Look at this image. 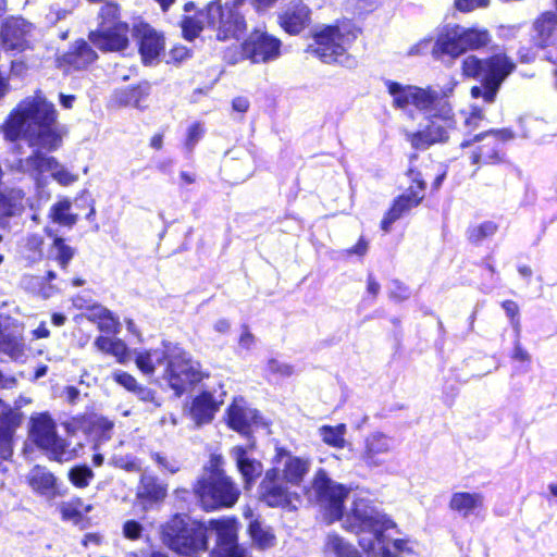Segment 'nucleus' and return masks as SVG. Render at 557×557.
I'll list each match as a JSON object with an SVG mask.
<instances>
[{"instance_id":"2","label":"nucleus","mask_w":557,"mask_h":557,"mask_svg":"<svg viewBox=\"0 0 557 557\" xmlns=\"http://www.w3.org/2000/svg\"><path fill=\"white\" fill-rule=\"evenodd\" d=\"M9 141L24 138L30 147L55 150L62 141L54 106L40 91L23 99L3 125Z\"/></svg>"},{"instance_id":"62","label":"nucleus","mask_w":557,"mask_h":557,"mask_svg":"<svg viewBox=\"0 0 557 557\" xmlns=\"http://www.w3.org/2000/svg\"><path fill=\"white\" fill-rule=\"evenodd\" d=\"M503 307L508 315L513 318L518 313V306L516 302L507 300L503 304Z\"/></svg>"},{"instance_id":"50","label":"nucleus","mask_w":557,"mask_h":557,"mask_svg":"<svg viewBox=\"0 0 557 557\" xmlns=\"http://www.w3.org/2000/svg\"><path fill=\"white\" fill-rule=\"evenodd\" d=\"M490 0H455L456 8L462 12H471L475 9L485 8Z\"/></svg>"},{"instance_id":"31","label":"nucleus","mask_w":557,"mask_h":557,"mask_svg":"<svg viewBox=\"0 0 557 557\" xmlns=\"http://www.w3.org/2000/svg\"><path fill=\"white\" fill-rule=\"evenodd\" d=\"M16 170L22 172H37L38 174L46 172H50V174H64L62 166L53 157L42 154L38 151L26 160L20 161Z\"/></svg>"},{"instance_id":"23","label":"nucleus","mask_w":557,"mask_h":557,"mask_svg":"<svg viewBox=\"0 0 557 557\" xmlns=\"http://www.w3.org/2000/svg\"><path fill=\"white\" fill-rule=\"evenodd\" d=\"M310 22V10L301 0L290 1L278 16L281 27L290 35L302 32Z\"/></svg>"},{"instance_id":"42","label":"nucleus","mask_w":557,"mask_h":557,"mask_svg":"<svg viewBox=\"0 0 557 557\" xmlns=\"http://www.w3.org/2000/svg\"><path fill=\"white\" fill-rule=\"evenodd\" d=\"M94 478L92 470L87 466H76L69 472V480L79 488L88 486Z\"/></svg>"},{"instance_id":"45","label":"nucleus","mask_w":557,"mask_h":557,"mask_svg":"<svg viewBox=\"0 0 557 557\" xmlns=\"http://www.w3.org/2000/svg\"><path fill=\"white\" fill-rule=\"evenodd\" d=\"M206 132L203 123L195 122L187 128L185 146L188 150H191L197 143L202 138Z\"/></svg>"},{"instance_id":"30","label":"nucleus","mask_w":557,"mask_h":557,"mask_svg":"<svg viewBox=\"0 0 557 557\" xmlns=\"http://www.w3.org/2000/svg\"><path fill=\"white\" fill-rule=\"evenodd\" d=\"M484 505V496L480 493L456 492L449 499L450 510L467 518L474 515Z\"/></svg>"},{"instance_id":"46","label":"nucleus","mask_w":557,"mask_h":557,"mask_svg":"<svg viewBox=\"0 0 557 557\" xmlns=\"http://www.w3.org/2000/svg\"><path fill=\"white\" fill-rule=\"evenodd\" d=\"M496 231V225L492 222H485L483 224L473 226L469 230V238L471 240H481Z\"/></svg>"},{"instance_id":"48","label":"nucleus","mask_w":557,"mask_h":557,"mask_svg":"<svg viewBox=\"0 0 557 557\" xmlns=\"http://www.w3.org/2000/svg\"><path fill=\"white\" fill-rule=\"evenodd\" d=\"M100 23H106L107 25H113L114 23H119L116 18L119 17V7L116 3H106L102 5L100 10Z\"/></svg>"},{"instance_id":"6","label":"nucleus","mask_w":557,"mask_h":557,"mask_svg":"<svg viewBox=\"0 0 557 557\" xmlns=\"http://www.w3.org/2000/svg\"><path fill=\"white\" fill-rule=\"evenodd\" d=\"M490 41L491 35L485 28L448 24L440 28L432 52L436 57L447 54L457 58L469 50L484 48Z\"/></svg>"},{"instance_id":"33","label":"nucleus","mask_w":557,"mask_h":557,"mask_svg":"<svg viewBox=\"0 0 557 557\" xmlns=\"http://www.w3.org/2000/svg\"><path fill=\"white\" fill-rule=\"evenodd\" d=\"M94 345L99 351L114 357L121 364L131 360V350L121 338L99 336L95 339Z\"/></svg>"},{"instance_id":"53","label":"nucleus","mask_w":557,"mask_h":557,"mask_svg":"<svg viewBox=\"0 0 557 557\" xmlns=\"http://www.w3.org/2000/svg\"><path fill=\"white\" fill-rule=\"evenodd\" d=\"M153 458L161 467L171 473H175L180 469L175 460H169L166 457L161 456L160 454H154Z\"/></svg>"},{"instance_id":"63","label":"nucleus","mask_w":557,"mask_h":557,"mask_svg":"<svg viewBox=\"0 0 557 557\" xmlns=\"http://www.w3.org/2000/svg\"><path fill=\"white\" fill-rule=\"evenodd\" d=\"M163 145V135L162 134H154L150 139V147L159 150L162 148Z\"/></svg>"},{"instance_id":"58","label":"nucleus","mask_w":557,"mask_h":557,"mask_svg":"<svg viewBox=\"0 0 557 557\" xmlns=\"http://www.w3.org/2000/svg\"><path fill=\"white\" fill-rule=\"evenodd\" d=\"M27 70L26 64L23 61L16 60L12 61L11 72L13 75L22 76Z\"/></svg>"},{"instance_id":"1","label":"nucleus","mask_w":557,"mask_h":557,"mask_svg":"<svg viewBox=\"0 0 557 557\" xmlns=\"http://www.w3.org/2000/svg\"><path fill=\"white\" fill-rule=\"evenodd\" d=\"M311 487L324 506L327 522L342 520L343 528L357 535L360 547L369 557H398L400 553L409 549L407 540H389L384 534L396 525L376 511L369 500L355 499L349 510L344 513L343 503L348 496V491L333 482L324 470L315 472Z\"/></svg>"},{"instance_id":"21","label":"nucleus","mask_w":557,"mask_h":557,"mask_svg":"<svg viewBox=\"0 0 557 557\" xmlns=\"http://www.w3.org/2000/svg\"><path fill=\"white\" fill-rule=\"evenodd\" d=\"M174 344L163 342L159 347L135 350V364L144 375H153L157 368L172 358Z\"/></svg>"},{"instance_id":"22","label":"nucleus","mask_w":557,"mask_h":557,"mask_svg":"<svg viewBox=\"0 0 557 557\" xmlns=\"http://www.w3.org/2000/svg\"><path fill=\"white\" fill-rule=\"evenodd\" d=\"M255 448V442H250L246 447L234 446L231 449V457L235 460L238 471L245 482V488H250L251 484L258 479L263 467L260 461L250 457V451Z\"/></svg>"},{"instance_id":"49","label":"nucleus","mask_w":557,"mask_h":557,"mask_svg":"<svg viewBox=\"0 0 557 557\" xmlns=\"http://www.w3.org/2000/svg\"><path fill=\"white\" fill-rule=\"evenodd\" d=\"M99 327L103 331L117 333L120 329V322L117 319L112 317L110 311L103 309L102 321L99 323Z\"/></svg>"},{"instance_id":"57","label":"nucleus","mask_w":557,"mask_h":557,"mask_svg":"<svg viewBox=\"0 0 557 557\" xmlns=\"http://www.w3.org/2000/svg\"><path fill=\"white\" fill-rule=\"evenodd\" d=\"M269 367H270L271 371L280 372L285 375H288L292 372L290 367H288L286 364H278V362L276 360H270Z\"/></svg>"},{"instance_id":"39","label":"nucleus","mask_w":557,"mask_h":557,"mask_svg":"<svg viewBox=\"0 0 557 557\" xmlns=\"http://www.w3.org/2000/svg\"><path fill=\"white\" fill-rule=\"evenodd\" d=\"M206 25H209L207 18V10L200 11L194 16H189L183 20V35L186 39L193 40L194 38L199 36V34L202 32Z\"/></svg>"},{"instance_id":"61","label":"nucleus","mask_w":557,"mask_h":557,"mask_svg":"<svg viewBox=\"0 0 557 557\" xmlns=\"http://www.w3.org/2000/svg\"><path fill=\"white\" fill-rule=\"evenodd\" d=\"M171 54L175 61H181L189 55V51L185 47H176L171 51Z\"/></svg>"},{"instance_id":"20","label":"nucleus","mask_w":557,"mask_h":557,"mask_svg":"<svg viewBox=\"0 0 557 557\" xmlns=\"http://www.w3.org/2000/svg\"><path fill=\"white\" fill-rule=\"evenodd\" d=\"M535 40L542 48H548V59L557 63V15L546 12L534 23ZM555 86L557 88V66L554 71Z\"/></svg>"},{"instance_id":"56","label":"nucleus","mask_w":557,"mask_h":557,"mask_svg":"<svg viewBox=\"0 0 557 557\" xmlns=\"http://www.w3.org/2000/svg\"><path fill=\"white\" fill-rule=\"evenodd\" d=\"M232 106L235 111L245 113L249 108V101L244 97H237L233 100Z\"/></svg>"},{"instance_id":"27","label":"nucleus","mask_w":557,"mask_h":557,"mask_svg":"<svg viewBox=\"0 0 557 557\" xmlns=\"http://www.w3.org/2000/svg\"><path fill=\"white\" fill-rule=\"evenodd\" d=\"M136 35L139 38V51L144 62H153L164 49L163 38L147 24L138 25Z\"/></svg>"},{"instance_id":"51","label":"nucleus","mask_w":557,"mask_h":557,"mask_svg":"<svg viewBox=\"0 0 557 557\" xmlns=\"http://www.w3.org/2000/svg\"><path fill=\"white\" fill-rule=\"evenodd\" d=\"M141 532V524L135 520H127L123 525V534L128 540H138Z\"/></svg>"},{"instance_id":"15","label":"nucleus","mask_w":557,"mask_h":557,"mask_svg":"<svg viewBox=\"0 0 557 557\" xmlns=\"http://www.w3.org/2000/svg\"><path fill=\"white\" fill-rule=\"evenodd\" d=\"M34 26L22 17L8 18L1 27L0 39L4 50L16 53L30 48Z\"/></svg>"},{"instance_id":"26","label":"nucleus","mask_w":557,"mask_h":557,"mask_svg":"<svg viewBox=\"0 0 557 557\" xmlns=\"http://www.w3.org/2000/svg\"><path fill=\"white\" fill-rule=\"evenodd\" d=\"M166 492V485L158 482V480L151 475L143 474L136 492V503L139 504L144 510H147L154 504L163 502Z\"/></svg>"},{"instance_id":"29","label":"nucleus","mask_w":557,"mask_h":557,"mask_svg":"<svg viewBox=\"0 0 557 557\" xmlns=\"http://www.w3.org/2000/svg\"><path fill=\"white\" fill-rule=\"evenodd\" d=\"M97 59V53L86 41H76L71 51L60 59V66L65 70H82L87 67Z\"/></svg>"},{"instance_id":"18","label":"nucleus","mask_w":557,"mask_h":557,"mask_svg":"<svg viewBox=\"0 0 557 557\" xmlns=\"http://www.w3.org/2000/svg\"><path fill=\"white\" fill-rule=\"evenodd\" d=\"M223 399L209 391H202L195 395L184 407V412L197 426L210 423L219 411Z\"/></svg>"},{"instance_id":"64","label":"nucleus","mask_w":557,"mask_h":557,"mask_svg":"<svg viewBox=\"0 0 557 557\" xmlns=\"http://www.w3.org/2000/svg\"><path fill=\"white\" fill-rule=\"evenodd\" d=\"M253 342V336L249 332H245L239 339V344L245 347L249 348Z\"/></svg>"},{"instance_id":"24","label":"nucleus","mask_w":557,"mask_h":557,"mask_svg":"<svg viewBox=\"0 0 557 557\" xmlns=\"http://www.w3.org/2000/svg\"><path fill=\"white\" fill-rule=\"evenodd\" d=\"M393 448L392 440L381 433L373 432L364 438L361 459L370 467H377L383 463V456L388 454Z\"/></svg>"},{"instance_id":"12","label":"nucleus","mask_w":557,"mask_h":557,"mask_svg":"<svg viewBox=\"0 0 557 557\" xmlns=\"http://www.w3.org/2000/svg\"><path fill=\"white\" fill-rule=\"evenodd\" d=\"M202 379L200 364L177 345L164 371V380L177 396Z\"/></svg>"},{"instance_id":"59","label":"nucleus","mask_w":557,"mask_h":557,"mask_svg":"<svg viewBox=\"0 0 557 557\" xmlns=\"http://www.w3.org/2000/svg\"><path fill=\"white\" fill-rule=\"evenodd\" d=\"M64 396L70 404H74L79 396V391L74 386H67L64 389Z\"/></svg>"},{"instance_id":"52","label":"nucleus","mask_w":557,"mask_h":557,"mask_svg":"<svg viewBox=\"0 0 557 557\" xmlns=\"http://www.w3.org/2000/svg\"><path fill=\"white\" fill-rule=\"evenodd\" d=\"M485 137H493L495 138L496 140H499V141H507V140H510L513 138V133L507 128H504V129H499V131H492L490 133H486V134H481V135H476L474 137L475 140H481L482 138H485Z\"/></svg>"},{"instance_id":"7","label":"nucleus","mask_w":557,"mask_h":557,"mask_svg":"<svg viewBox=\"0 0 557 557\" xmlns=\"http://www.w3.org/2000/svg\"><path fill=\"white\" fill-rule=\"evenodd\" d=\"M222 461V457L219 455L211 457V471L207 476L198 482L195 490L202 507L206 510H213L220 507H231L239 497L238 488L220 469Z\"/></svg>"},{"instance_id":"44","label":"nucleus","mask_w":557,"mask_h":557,"mask_svg":"<svg viewBox=\"0 0 557 557\" xmlns=\"http://www.w3.org/2000/svg\"><path fill=\"white\" fill-rule=\"evenodd\" d=\"M144 97V91L139 87L129 88L121 91L120 102L124 106L140 107Z\"/></svg>"},{"instance_id":"60","label":"nucleus","mask_w":557,"mask_h":557,"mask_svg":"<svg viewBox=\"0 0 557 557\" xmlns=\"http://www.w3.org/2000/svg\"><path fill=\"white\" fill-rule=\"evenodd\" d=\"M277 0H252V5L257 11H265L271 8Z\"/></svg>"},{"instance_id":"8","label":"nucleus","mask_w":557,"mask_h":557,"mask_svg":"<svg viewBox=\"0 0 557 557\" xmlns=\"http://www.w3.org/2000/svg\"><path fill=\"white\" fill-rule=\"evenodd\" d=\"M385 85L395 108L404 110L412 106L426 115L434 112L438 103L445 102L443 98L449 97L453 94L456 83L450 82L441 91L431 86L422 88L392 81H387Z\"/></svg>"},{"instance_id":"10","label":"nucleus","mask_w":557,"mask_h":557,"mask_svg":"<svg viewBox=\"0 0 557 557\" xmlns=\"http://www.w3.org/2000/svg\"><path fill=\"white\" fill-rule=\"evenodd\" d=\"M354 39L348 25L325 26L315 33L311 50L324 63H345Z\"/></svg>"},{"instance_id":"34","label":"nucleus","mask_w":557,"mask_h":557,"mask_svg":"<svg viewBox=\"0 0 557 557\" xmlns=\"http://www.w3.org/2000/svg\"><path fill=\"white\" fill-rule=\"evenodd\" d=\"M248 534L253 545L260 549H267L275 545V535L272 530L264 527L258 520H253L249 523Z\"/></svg>"},{"instance_id":"11","label":"nucleus","mask_w":557,"mask_h":557,"mask_svg":"<svg viewBox=\"0 0 557 557\" xmlns=\"http://www.w3.org/2000/svg\"><path fill=\"white\" fill-rule=\"evenodd\" d=\"M29 440L52 460L62 461L70 458L66 442L58 435L57 424L47 412L32 416Z\"/></svg>"},{"instance_id":"25","label":"nucleus","mask_w":557,"mask_h":557,"mask_svg":"<svg viewBox=\"0 0 557 557\" xmlns=\"http://www.w3.org/2000/svg\"><path fill=\"white\" fill-rule=\"evenodd\" d=\"M257 422L256 410L247 407L243 398H236L227 409L228 426L242 434H249L252 425Z\"/></svg>"},{"instance_id":"40","label":"nucleus","mask_w":557,"mask_h":557,"mask_svg":"<svg viewBox=\"0 0 557 557\" xmlns=\"http://www.w3.org/2000/svg\"><path fill=\"white\" fill-rule=\"evenodd\" d=\"M0 349L11 356L17 358L22 356L24 350L23 338L20 333L0 334Z\"/></svg>"},{"instance_id":"41","label":"nucleus","mask_w":557,"mask_h":557,"mask_svg":"<svg viewBox=\"0 0 557 557\" xmlns=\"http://www.w3.org/2000/svg\"><path fill=\"white\" fill-rule=\"evenodd\" d=\"M52 251L54 252V259L62 269H66L69 262L74 256V249L66 245L60 237H54Z\"/></svg>"},{"instance_id":"32","label":"nucleus","mask_w":557,"mask_h":557,"mask_svg":"<svg viewBox=\"0 0 557 557\" xmlns=\"http://www.w3.org/2000/svg\"><path fill=\"white\" fill-rule=\"evenodd\" d=\"M322 554L324 557H361L359 550L350 542L335 532L325 535Z\"/></svg>"},{"instance_id":"37","label":"nucleus","mask_w":557,"mask_h":557,"mask_svg":"<svg viewBox=\"0 0 557 557\" xmlns=\"http://www.w3.org/2000/svg\"><path fill=\"white\" fill-rule=\"evenodd\" d=\"M26 201L21 190H11L7 195H0V212L5 215H15L25 208Z\"/></svg>"},{"instance_id":"55","label":"nucleus","mask_w":557,"mask_h":557,"mask_svg":"<svg viewBox=\"0 0 557 557\" xmlns=\"http://www.w3.org/2000/svg\"><path fill=\"white\" fill-rule=\"evenodd\" d=\"M141 400H145V401H156V397H154V393L143 386V385H138V387L135 389L134 392Z\"/></svg>"},{"instance_id":"16","label":"nucleus","mask_w":557,"mask_h":557,"mask_svg":"<svg viewBox=\"0 0 557 557\" xmlns=\"http://www.w3.org/2000/svg\"><path fill=\"white\" fill-rule=\"evenodd\" d=\"M408 187L406 191L395 200L393 207L382 221V228L387 232L392 223L398 220L404 213L419 205L423 199L424 181L418 176H406Z\"/></svg>"},{"instance_id":"54","label":"nucleus","mask_w":557,"mask_h":557,"mask_svg":"<svg viewBox=\"0 0 557 557\" xmlns=\"http://www.w3.org/2000/svg\"><path fill=\"white\" fill-rule=\"evenodd\" d=\"M432 42V39L431 38H423L421 39L419 42H417L416 45H413L410 49H409V54L411 55H418V54H421L423 52H425L430 45Z\"/></svg>"},{"instance_id":"47","label":"nucleus","mask_w":557,"mask_h":557,"mask_svg":"<svg viewBox=\"0 0 557 557\" xmlns=\"http://www.w3.org/2000/svg\"><path fill=\"white\" fill-rule=\"evenodd\" d=\"M113 380L121 386H123L125 389L129 392H135V389L138 387L139 383L137 382L136 377L132 374L124 372V371H115L113 372Z\"/></svg>"},{"instance_id":"17","label":"nucleus","mask_w":557,"mask_h":557,"mask_svg":"<svg viewBox=\"0 0 557 557\" xmlns=\"http://www.w3.org/2000/svg\"><path fill=\"white\" fill-rule=\"evenodd\" d=\"M129 29L126 23L107 25L100 23L98 29L89 34V39L95 47L102 51H122L129 42Z\"/></svg>"},{"instance_id":"38","label":"nucleus","mask_w":557,"mask_h":557,"mask_svg":"<svg viewBox=\"0 0 557 557\" xmlns=\"http://www.w3.org/2000/svg\"><path fill=\"white\" fill-rule=\"evenodd\" d=\"M14 425L9 417H0V458L9 459L13 453Z\"/></svg>"},{"instance_id":"43","label":"nucleus","mask_w":557,"mask_h":557,"mask_svg":"<svg viewBox=\"0 0 557 557\" xmlns=\"http://www.w3.org/2000/svg\"><path fill=\"white\" fill-rule=\"evenodd\" d=\"M463 115V127L467 132H472L476 127H479L480 123L484 119V113L482 109L472 106L468 111H462Z\"/></svg>"},{"instance_id":"13","label":"nucleus","mask_w":557,"mask_h":557,"mask_svg":"<svg viewBox=\"0 0 557 557\" xmlns=\"http://www.w3.org/2000/svg\"><path fill=\"white\" fill-rule=\"evenodd\" d=\"M208 24L216 29L219 40L236 39L246 30V22L239 11L222 5L219 1L207 7Z\"/></svg>"},{"instance_id":"28","label":"nucleus","mask_w":557,"mask_h":557,"mask_svg":"<svg viewBox=\"0 0 557 557\" xmlns=\"http://www.w3.org/2000/svg\"><path fill=\"white\" fill-rule=\"evenodd\" d=\"M26 480L33 492L48 498L58 495V481L54 474L46 467L35 466L26 475Z\"/></svg>"},{"instance_id":"19","label":"nucleus","mask_w":557,"mask_h":557,"mask_svg":"<svg viewBox=\"0 0 557 557\" xmlns=\"http://www.w3.org/2000/svg\"><path fill=\"white\" fill-rule=\"evenodd\" d=\"M209 525L215 530L218 547L225 557L246 556V548L237 544L239 525L235 519L212 520Z\"/></svg>"},{"instance_id":"4","label":"nucleus","mask_w":557,"mask_h":557,"mask_svg":"<svg viewBox=\"0 0 557 557\" xmlns=\"http://www.w3.org/2000/svg\"><path fill=\"white\" fill-rule=\"evenodd\" d=\"M276 462L283 469H270L260 484L261 495L269 506H284L290 503L288 485H299L310 469V460L278 450Z\"/></svg>"},{"instance_id":"9","label":"nucleus","mask_w":557,"mask_h":557,"mask_svg":"<svg viewBox=\"0 0 557 557\" xmlns=\"http://www.w3.org/2000/svg\"><path fill=\"white\" fill-rule=\"evenodd\" d=\"M425 124L417 132L407 134V139L416 149H428L432 145L444 143L456 121L453 107L448 101L438 103L434 112L424 115Z\"/></svg>"},{"instance_id":"35","label":"nucleus","mask_w":557,"mask_h":557,"mask_svg":"<svg viewBox=\"0 0 557 557\" xmlns=\"http://www.w3.org/2000/svg\"><path fill=\"white\" fill-rule=\"evenodd\" d=\"M347 432L346 424H337L335 426L323 425L319 428L318 433L322 442L331 447L343 449L346 446L345 435Z\"/></svg>"},{"instance_id":"36","label":"nucleus","mask_w":557,"mask_h":557,"mask_svg":"<svg viewBox=\"0 0 557 557\" xmlns=\"http://www.w3.org/2000/svg\"><path fill=\"white\" fill-rule=\"evenodd\" d=\"M50 219L64 226H73L77 221V214L71 212V202L67 199L57 201L49 212Z\"/></svg>"},{"instance_id":"3","label":"nucleus","mask_w":557,"mask_h":557,"mask_svg":"<svg viewBox=\"0 0 557 557\" xmlns=\"http://www.w3.org/2000/svg\"><path fill=\"white\" fill-rule=\"evenodd\" d=\"M462 74L467 77L480 78L482 86L471 88V97L483 98L493 103L505 79L515 71V62L503 52L494 53L486 59L469 55L462 61Z\"/></svg>"},{"instance_id":"14","label":"nucleus","mask_w":557,"mask_h":557,"mask_svg":"<svg viewBox=\"0 0 557 557\" xmlns=\"http://www.w3.org/2000/svg\"><path fill=\"white\" fill-rule=\"evenodd\" d=\"M243 55L252 63H267L281 54V41L261 30L252 32L242 46Z\"/></svg>"},{"instance_id":"5","label":"nucleus","mask_w":557,"mask_h":557,"mask_svg":"<svg viewBox=\"0 0 557 557\" xmlns=\"http://www.w3.org/2000/svg\"><path fill=\"white\" fill-rule=\"evenodd\" d=\"M208 527L186 516L175 515L160 528L162 543L185 557H198L208 549Z\"/></svg>"}]
</instances>
